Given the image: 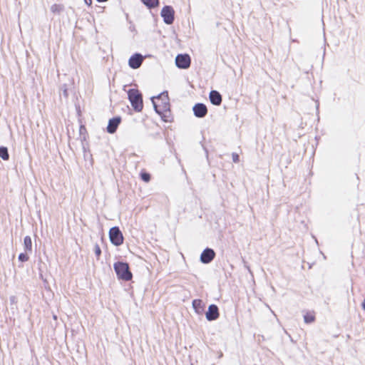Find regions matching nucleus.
Wrapping results in <instances>:
<instances>
[{
    "label": "nucleus",
    "instance_id": "14",
    "mask_svg": "<svg viewBox=\"0 0 365 365\" xmlns=\"http://www.w3.org/2000/svg\"><path fill=\"white\" fill-rule=\"evenodd\" d=\"M24 246L25 251L31 252L32 250V241L29 236H26L24 240Z\"/></svg>",
    "mask_w": 365,
    "mask_h": 365
},
{
    "label": "nucleus",
    "instance_id": "3",
    "mask_svg": "<svg viewBox=\"0 0 365 365\" xmlns=\"http://www.w3.org/2000/svg\"><path fill=\"white\" fill-rule=\"evenodd\" d=\"M114 269L118 278L128 281L132 278V273L130 272L128 263L118 262L114 264Z\"/></svg>",
    "mask_w": 365,
    "mask_h": 365
},
{
    "label": "nucleus",
    "instance_id": "7",
    "mask_svg": "<svg viewBox=\"0 0 365 365\" xmlns=\"http://www.w3.org/2000/svg\"><path fill=\"white\" fill-rule=\"evenodd\" d=\"M143 59L144 57L140 53H135L129 58L128 65L130 68L137 69L141 66Z\"/></svg>",
    "mask_w": 365,
    "mask_h": 365
},
{
    "label": "nucleus",
    "instance_id": "8",
    "mask_svg": "<svg viewBox=\"0 0 365 365\" xmlns=\"http://www.w3.org/2000/svg\"><path fill=\"white\" fill-rule=\"evenodd\" d=\"M192 110L195 116L200 118H204L207 113V106L202 103H196L193 106Z\"/></svg>",
    "mask_w": 365,
    "mask_h": 365
},
{
    "label": "nucleus",
    "instance_id": "1",
    "mask_svg": "<svg viewBox=\"0 0 365 365\" xmlns=\"http://www.w3.org/2000/svg\"><path fill=\"white\" fill-rule=\"evenodd\" d=\"M152 103L157 113L162 115L163 112H166L170 109V103L168 93L164 91L156 97L152 98Z\"/></svg>",
    "mask_w": 365,
    "mask_h": 365
},
{
    "label": "nucleus",
    "instance_id": "20",
    "mask_svg": "<svg viewBox=\"0 0 365 365\" xmlns=\"http://www.w3.org/2000/svg\"><path fill=\"white\" fill-rule=\"evenodd\" d=\"M19 259L21 261V262H26L28 259H29V257L25 253H21L19 255Z\"/></svg>",
    "mask_w": 365,
    "mask_h": 365
},
{
    "label": "nucleus",
    "instance_id": "24",
    "mask_svg": "<svg viewBox=\"0 0 365 365\" xmlns=\"http://www.w3.org/2000/svg\"><path fill=\"white\" fill-rule=\"evenodd\" d=\"M85 3H86L87 5L90 6V5H91V4H92V0H85Z\"/></svg>",
    "mask_w": 365,
    "mask_h": 365
},
{
    "label": "nucleus",
    "instance_id": "23",
    "mask_svg": "<svg viewBox=\"0 0 365 365\" xmlns=\"http://www.w3.org/2000/svg\"><path fill=\"white\" fill-rule=\"evenodd\" d=\"M62 89H63V94L65 97H67L68 96V91H67V88H66V85H63V87H62Z\"/></svg>",
    "mask_w": 365,
    "mask_h": 365
},
{
    "label": "nucleus",
    "instance_id": "12",
    "mask_svg": "<svg viewBox=\"0 0 365 365\" xmlns=\"http://www.w3.org/2000/svg\"><path fill=\"white\" fill-rule=\"evenodd\" d=\"M209 98L211 103L215 106H220L222 103V96L217 91H211Z\"/></svg>",
    "mask_w": 365,
    "mask_h": 365
},
{
    "label": "nucleus",
    "instance_id": "16",
    "mask_svg": "<svg viewBox=\"0 0 365 365\" xmlns=\"http://www.w3.org/2000/svg\"><path fill=\"white\" fill-rule=\"evenodd\" d=\"M0 157L4 160H9V154L6 147H0Z\"/></svg>",
    "mask_w": 365,
    "mask_h": 365
},
{
    "label": "nucleus",
    "instance_id": "17",
    "mask_svg": "<svg viewBox=\"0 0 365 365\" xmlns=\"http://www.w3.org/2000/svg\"><path fill=\"white\" fill-rule=\"evenodd\" d=\"M143 4L149 8H154L158 4V0H142Z\"/></svg>",
    "mask_w": 365,
    "mask_h": 365
},
{
    "label": "nucleus",
    "instance_id": "19",
    "mask_svg": "<svg viewBox=\"0 0 365 365\" xmlns=\"http://www.w3.org/2000/svg\"><path fill=\"white\" fill-rule=\"evenodd\" d=\"M94 252H95V255H96L97 259H99V257L101 255V250L99 245L97 244L94 247Z\"/></svg>",
    "mask_w": 365,
    "mask_h": 365
},
{
    "label": "nucleus",
    "instance_id": "4",
    "mask_svg": "<svg viewBox=\"0 0 365 365\" xmlns=\"http://www.w3.org/2000/svg\"><path fill=\"white\" fill-rule=\"evenodd\" d=\"M109 237L110 242L115 246H119L123 242V236L118 227H113L110 229Z\"/></svg>",
    "mask_w": 365,
    "mask_h": 365
},
{
    "label": "nucleus",
    "instance_id": "2",
    "mask_svg": "<svg viewBox=\"0 0 365 365\" xmlns=\"http://www.w3.org/2000/svg\"><path fill=\"white\" fill-rule=\"evenodd\" d=\"M128 99L136 112H140L143 108V98L138 90L131 88L128 91Z\"/></svg>",
    "mask_w": 365,
    "mask_h": 365
},
{
    "label": "nucleus",
    "instance_id": "11",
    "mask_svg": "<svg viewBox=\"0 0 365 365\" xmlns=\"http://www.w3.org/2000/svg\"><path fill=\"white\" fill-rule=\"evenodd\" d=\"M120 122H121V118L119 116H116V117H114V118L110 119L108 121L107 128H106L107 132L110 134L114 133L116 131Z\"/></svg>",
    "mask_w": 365,
    "mask_h": 365
},
{
    "label": "nucleus",
    "instance_id": "26",
    "mask_svg": "<svg viewBox=\"0 0 365 365\" xmlns=\"http://www.w3.org/2000/svg\"><path fill=\"white\" fill-rule=\"evenodd\" d=\"M98 2H105V1H107L108 0H96Z\"/></svg>",
    "mask_w": 365,
    "mask_h": 365
},
{
    "label": "nucleus",
    "instance_id": "21",
    "mask_svg": "<svg viewBox=\"0 0 365 365\" xmlns=\"http://www.w3.org/2000/svg\"><path fill=\"white\" fill-rule=\"evenodd\" d=\"M141 178L145 182H148L150 179V176L148 173H142L141 174Z\"/></svg>",
    "mask_w": 365,
    "mask_h": 365
},
{
    "label": "nucleus",
    "instance_id": "5",
    "mask_svg": "<svg viewBox=\"0 0 365 365\" xmlns=\"http://www.w3.org/2000/svg\"><path fill=\"white\" fill-rule=\"evenodd\" d=\"M174 9L170 6H165L161 11V16L166 24H171L174 21Z\"/></svg>",
    "mask_w": 365,
    "mask_h": 365
},
{
    "label": "nucleus",
    "instance_id": "25",
    "mask_svg": "<svg viewBox=\"0 0 365 365\" xmlns=\"http://www.w3.org/2000/svg\"><path fill=\"white\" fill-rule=\"evenodd\" d=\"M361 306H362L363 309L365 310V299L363 301Z\"/></svg>",
    "mask_w": 365,
    "mask_h": 365
},
{
    "label": "nucleus",
    "instance_id": "22",
    "mask_svg": "<svg viewBox=\"0 0 365 365\" xmlns=\"http://www.w3.org/2000/svg\"><path fill=\"white\" fill-rule=\"evenodd\" d=\"M232 157L234 163H238L240 161V156L238 154L233 153Z\"/></svg>",
    "mask_w": 365,
    "mask_h": 365
},
{
    "label": "nucleus",
    "instance_id": "15",
    "mask_svg": "<svg viewBox=\"0 0 365 365\" xmlns=\"http://www.w3.org/2000/svg\"><path fill=\"white\" fill-rule=\"evenodd\" d=\"M51 11L54 14H60L64 9V6L61 4H54L51 6Z\"/></svg>",
    "mask_w": 365,
    "mask_h": 365
},
{
    "label": "nucleus",
    "instance_id": "9",
    "mask_svg": "<svg viewBox=\"0 0 365 365\" xmlns=\"http://www.w3.org/2000/svg\"><path fill=\"white\" fill-rule=\"evenodd\" d=\"M215 256L214 250L211 248H206L200 255V261L204 264H208L212 261Z\"/></svg>",
    "mask_w": 365,
    "mask_h": 365
},
{
    "label": "nucleus",
    "instance_id": "6",
    "mask_svg": "<svg viewBox=\"0 0 365 365\" xmlns=\"http://www.w3.org/2000/svg\"><path fill=\"white\" fill-rule=\"evenodd\" d=\"M190 63L191 59L188 54H178L175 58V64L179 68H188L190 66Z\"/></svg>",
    "mask_w": 365,
    "mask_h": 365
},
{
    "label": "nucleus",
    "instance_id": "13",
    "mask_svg": "<svg viewBox=\"0 0 365 365\" xmlns=\"http://www.w3.org/2000/svg\"><path fill=\"white\" fill-rule=\"evenodd\" d=\"M204 304L201 299H194L192 301V307L195 309V312L198 314H202L204 312Z\"/></svg>",
    "mask_w": 365,
    "mask_h": 365
},
{
    "label": "nucleus",
    "instance_id": "10",
    "mask_svg": "<svg viewBox=\"0 0 365 365\" xmlns=\"http://www.w3.org/2000/svg\"><path fill=\"white\" fill-rule=\"evenodd\" d=\"M219 309L217 305L210 304L208 307V310L205 313V317L208 321L216 320L219 317Z\"/></svg>",
    "mask_w": 365,
    "mask_h": 365
},
{
    "label": "nucleus",
    "instance_id": "18",
    "mask_svg": "<svg viewBox=\"0 0 365 365\" xmlns=\"http://www.w3.org/2000/svg\"><path fill=\"white\" fill-rule=\"evenodd\" d=\"M315 319V317L310 314V313H307L304 316V322L307 323V324H309V323H312L314 321Z\"/></svg>",
    "mask_w": 365,
    "mask_h": 365
}]
</instances>
